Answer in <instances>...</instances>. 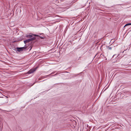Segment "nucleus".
I'll return each mask as SVG.
<instances>
[{
  "mask_svg": "<svg viewBox=\"0 0 131 131\" xmlns=\"http://www.w3.org/2000/svg\"><path fill=\"white\" fill-rule=\"evenodd\" d=\"M27 48L26 47H17L16 49L18 52L22 51L23 50L26 49Z\"/></svg>",
  "mask_w": 131,
  "mask_h": 131,
  "instance_id": "obj_1",
  "label": "nucleus"
},
{
  "mask_svg": "<svg viewBox=\"0 0 131 131\" xmlns=\"http://www.w3.org/2000/svg\"><path fill=\"white\" fill-rule=\"evenodd\" d=\"M36 38L35 37H33L29 39L24 41V42L25 44H26L29 42L35 39Z\"/></svg>",
  "mask_w": 131,
  "mask_h": 131,
  "instance_id": "obj_2",
  "label": "nucleus"
},
{
  "mask_svg": "<svg viewBox=\"0 0 131 131\" xmlns=\"http://www.w3.org/2000/svg\"><path fill=\"white\" fill-rule=\"evenodd\" d=\"M36 68H34L30 69L29 71H28L27 73L28 74H30L33 73L36 70Z\"/></svg>",
  "mask_w": 131,
  "mask_h": 131,
  "instance_id": "obj_3",
  "label": "nucleus"
},
{
  "mask_svg": "<svg viewBox=\"0 0 131 131\" xmlns=\"http://www.w3.org/2000/svg\"><path fill=\"white\" fill-rule=\"evenodd\" d=\"M113 46H109L107 47L108 50H112V48H113Z\"/></svg>",
  "mask_w": 131,
  "mask_h": 131,
  "instance_id": "obj_4",
  "label": "nucleus"
},
{
  "mask_svg": "<svg viewBox=\"0 0 131 131\" xmlns=\"http://www.w3.org/2000/svg\"><path fill=\"white\" fill-rule=\"evenodd\" d=\"M50 75H46L43 76L41 78L42 79L46 78L49 77V76Z\"/></svg>",
  "mask_w": 131,
  "mask_h": 131,
  "instance_id": "obj_5",
  "label": "nucleus"
},
{
  "mask_svg": "<svg viewBox=\"0 0 131 131\" xmlns=\"http://www.w3.org/2000/svg\"><path fill=\"white\" fill-rule=\"evenodd\" d=\"M26 37L28 38H31L32 37V36L31 35H27Z\"/></svg>",
  "mask_w": 131,
  "mask_h": 131,
  "instance_id": "obj_6",
  "label": "nucleus"
},
{
  "mask_svg": "<svg viewBox=\"0 0 131 131\" xmlns=\"http://www.w3.org/2000/svg\"><path fill=\"white\" fill-rule=\"evenodd\" d=\"M131 25V23H129L125 25L124 27H125L127 26L130 25Z\"/></svg>",
  "mask_w": 131,
  "mask_h": 131,
  "instance_id": "obj_7",
  "label": "nucleus"
},
{
  "mask_svg": "<svg viewBox=\"0 0 131 131\" xmlns=\"http://www.w3.org/2000/svg\"><path fill=\"white\" fill-rule=\"evenodd\" d=\"M118 56L116 54H114L113 56V57H114L115 56H116V57H115V58H116L117 57H118Z\"/></svg>",
  "mask_w": 131,
  "mask_h": 131,
  "instance_id": "obj_8",
  "label": "nucleus"
},
{
  "mask_svg": "<svg viewBox=\"0 0 131 131\" xmlns=\"http://www.w3.org/2000/svg\"><path fill=\"white\" fill-rule=\"evenodd\" d=\"M55 73V72H52L50 75L54 74V73Z\"/></svg>",
  "mask_w": 131,
  "mask_h": 131,
  "instance_id": "obj_9",
  "label": "nucleus"
},
{
  "mask_svg": "<svg viewBox=\"0 0 131 131\" xmlns=\"http://www.w3.org/2000/svg\"><path fill=\"white\" fill-rule=\"evenodd\" d=\"M34 35V36H36V37H38L39 36L38 35Z\"/></svg>",
  "mask_w": 131,
  "mask_h": 131,
  "instance_id": "obj_10",
  "label": "nucleus"
},
{
  "mask_svg": "<svg viewBox=\"0 0 131 131\" xmlns=\"http://www.w3.org/2000/svg\"><path fill=\"white\" fill-rule=\"evenodd\" d=\"M57 74V73H56L54 75H52L51 76H55L56 75V74Z\"/></svg>",
  "mask_w": 131,
  "mask_h": 131,
  "instance_id": "obj_11",
  "label": "nucleus"
},
{
  "mask_svg": "<svg viewBox=\"0 0 131 131\" xmlns=\"http://www.w3.org/2000/svg\"><path fill=\"white\" fill-rule=\"evenodd\" d=\"M32 48V47H31V48L30 49H29V50H30Z\"/></svg>",
  "mask_w": 131,
  "mask_h": 131,
  "instance_id": "obj_12",
  "label": "nucleus"
},
{
  "mask_svg": "<svg viewBox=\"0 0 131 131\" xmlns=\"http://www.w3.org/2000/svg\"><path fill=\"white\" fill-rule=\"evenodd\" d=\"M41 79L39 78V80H40Z\"/></svg>",
  "mask_w": 131,
  "mask_h": 131,
  "instance_id": "obj_13",
  "label": "nucleus"
},
{
  "mask_svg": "<svg viewBox=\"0 0 131 131\" xmlns=\"http://www.w3.org/2000/svg\"><path fill=\"white\" fill-rule=\"evenodd\" d=\"M41 39H43V37H41Z\"/></svg>",
  "mask_w": 131,
  "mask_h": 131,
  "instance_id": "obj_14",
  "label": "nucleus"
},
{
  "mask_svg": "<svg viewBox=\"0 0 131 131\" xmlns=\"http://www.w3.org/2000/svg\"><path fill=\"white\" fill-rule=\"evenodd\" d=\"M44 80H43V81H44ZM42 81H41V82Z\"/></svg>",
  "mask_w": 131,
  "mask_h": 131,
  "instance_id": "obj_15",
  "label": "nucleus"
}]
</instances>
